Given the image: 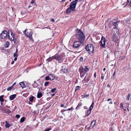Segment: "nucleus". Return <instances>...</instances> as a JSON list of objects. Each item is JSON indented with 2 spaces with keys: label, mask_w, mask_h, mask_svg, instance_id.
I'll return each instance as SVG.
<instances>
[{
  "label": "nucleus",
  "mask_w": 131,
  "mask_h": 131,
  "mask_svg": "<svg viewBox=\"0 0 131 131\" xmlns=\"http://www.w3.org/2000/svg\"><path fill=\"white\" fill-rule=\"evenodd\" d=\"M75 37L80 41L83 42L84 40L85 37L82 31L77 29L75 31Z\"/></svg>",
  "instance_id": "obj_1"
},
{
  "label": "nucleus",
  "mask_w": 131,
  "mask_h": 131,
  "mask_svg": "<svg viewBox=\"0 0 131 131\" xmlns=\"http://www.w3.org/2000/svg\"><path fill=\"white\" fill-rule=\"evenodd\" d=\"M78 2V0H75L70 3L69 7L67 9V13L70 14L71 12H74L75 11L76 5Z\"/></svg>",
  "instance_id": "obj_2"
},
{
  "label": "nucleus",
  "mask_w": 131,
  "mask_h": 131,
  "mask_svg": "<svg viewBox=\"0 0 131 131\" xmlns=\"http://www.w3.org/2000/svg\"><path fill=\"white\" fill-rule=\"evenodd\" d=\"M86 50L89 51L90 54H91L93 53L94 50L93 46L91 45H87L85 47Z\"/></svg>",
  "instance_id": "obj_3"
},
{
  "label": "nucleus",
  "mask_w": 131,
  "mask_h": 131,
  "mask_svg": "<svg viewBox=\"0 0 131 131\" xmlns=\"http://www.w3.org/2000/svg\"><path fill=\"white\" fill-rule=\"evenodd\" d=\"M54 59L58 61V62L59 63L62 62L63 61V58L62 56L58 54H56L54 55Z\"/></svg>",
  "instance_id": "obj_4"
},
{
  "label": "nucleus",
  "mask_w": 131,
  "mask_h": 131,
  "mask_svg": "<svg viewBox=\"0 0 131 131\" xmlns=\"http://www.w3.org/2000/svg\"><path fill=\"white\" fill-rule=\"evenodd\" d=\"M106 40L105 38L102 36V37L101 40L100 41V45L101 47H102L103 48H105V43Z\"/></svg>",
  "instance_id": "obj_5"
},
{
  "label": "nucleus",
  "mask_w": 131,
  "mask_h": 131,
  "mask_svg": "<svg viewBox=\"0 0 131 131\" xmlns=\"http://www.w3.org/2000/svg\"><path fill=\"white\" fill-rule=\"evenodd\" d=\"M7 36V32L6 30H4L2 32L0 35V37L1 39H5ZM7 37H8L7 36Z\"/></svg>",
  "instance_id": "obj_6"
},
{
  "label": "nucleus",
  "mask_w": 131,
  "mask_h": 131,
  "mask_svg": "<svg viewBox=\"0 0 131 131\" xmlns=\"http://www.w3.org/2000/svg\"><path fill=\"white\" fill-rule=\"evenodd\" d=\"M26 29H25L24 32V34L26 35V36L29 38L33 40L32 37V32L30 30L28 32H27V33H26Z\"/></svg>",
  "instance_id": "obj_7"
},
{
  "label": "nucleus",
  "mask_w": 131,
  "mask_h": 131,
  "mask_svg": "<svg viewBox=\"0 0 131 131\" xmlns=\"http://www.w3.org/2000/svg\"><path fill=\"white\" fill-rule=\"evenodd\" d=\"M82 42L79 41H77L75 42L73 45V47L75 48H78L81 45V42Z\"/></svg>",
  "instance_id": "obj_8"
},
{
  "label": "nucleus",
  "mask_w": 131,
  "mask_h": 131,
  "mask_svg": "<svg viewBox=\"0 0 131 131\" xmlns=\"http://www.w3.org/2000/svg\"><path fill=\"white\" fill-rule=\"evenodd\" d=\"M114 32L113 34V35L114 36L115 40H114V41H117V39H116L117 37H118L119 35V32L118 29H115L113 31Z\"/></svg>",
  "instance_id": "obj_9"
},
{
  "label": "nucleus",
  "mask_w": 131,
  "mask_h": 131,
  "mask_svg": "<svg viewBox=\"0 0 131 131\" xmlns=\"http://www.w3.org/2000/svg\"><path fill=\"white\" fill-rule=\"evenodd\" d=\"M68 72V69L67 68H62L60 70L61 73H67Z\"/></svg>",
  "instance_id": "obj_10"
},
{
  "label": "nucleus",
  "mask_w": 131,
  "mask_h": 131,
  "mask_svg": "<svg viewBox=\"0 0 131 131\" xmlns=\"http://www.w3.org/2000/svg\"><path fill=\"white\" fill-rule=\"evenodd\" d=\"M10 34L11 36V37H10L9 35H8V37L10 40H11V41H13V40L15 38L14 35H13V33L12 32H11Z\"/></svg>",
  "instance_id": "obj_11"
},
{
  "label": "nucleus",
  "mask_w": 131,
  "mask_h": 131,
  "mask_svg": "<svg viewBox=\"0 0 131 131\" xmlns=\"http://www.w3.org/2000/svg\"><path fill=\"white\" fill-rule=\"evenodd\" d=\"M96 122V120H93L90 126V128H93L94 127L95 124Z\"/></svg>",
  "instance_id": "obj_12"
},
{
  "label": "nucleus",
  "mask_w": 131,
  "mask_h": 131,
  "mask_svg": "<svg viewBox=\"0 0 131 131\" xmlns=\"http://www.w3.org/2000/svg\"><path fill=\"white\" fill-rule=\"evenodd\" d=\"M2 110L4 113H8L10 110L8 109H6L5 107H3L2 108Z\"/></svg>",
  "instance_id": "obj_13"
},
{
  "label": "nucleus",
  "mask_w": 131,
  "mask_h": 131,
  "mask_svg": "<svg viewBox=\"0 0 131 131\" xmlns=\"http://www.w3.org/2000/svg\"><path fill=\"white\" fill-rule=\"evenodd\" d=\"M48 75L50 78V80H53L55 78V76L53 74H49Z\"/></svg>",
  "instance_id": "obj_14"
},
{
  "label": "nucleus",
  "mask_w": 131,
  "mask_h": 131,
  "mask_svg": "<svg viewBox=\"0 0 131 131\" xmlns=\"http://www.w3.org/2000/svg\"><path fill=\"white\" fill-rule=\"evenodd\" d=\"M32 85L35 88H37L38 89H39L40 87H38L39 85L36 82V81H35L32 84Z\"/></svg>",
  "instance_id": "obj_15"
},
{
  "label": "nucleus",
  "mask_w": 131,
  "mask_h": 131,
  "mask_svg": "<svg viewBox=\"0 0 131 131\" xmlns=\"http://www.w3.org/2000/svg\"><path fill=\"white\" fill-rule=\"evenodd\" d=\"M79 71L80 73L85 72L83 67L81 66L80 67L79 69Z\"/></svg>",
  "instance_id": "obj_16"
},
{
  "label": "nucleus",
  "mask_w": 131,
  "mask_h": 131,
  "mask_svg": "<svg viewBox=\"0 0 131 131\" xmlns=\"http://www.w3.org/2000/svg\"><path fill=\"white\" fill-rule=\"evenodd\" d=\"M16 95V94L12 95L10 96L9 99L10 100H12L15 97Z\"/></svg>",
  "instance_id": "obj_17"
},
{
  "label": "nucleus",
  "mask_w": 131,
  "mask_h": 131,
  "mask_svg": "<svg viewBox=\"0 0 131 131\" xmlns=\"http://www.w3.org/2000/svg\"><path fill=\"white\" fill-rule=\"evenodd\" d=\"M54 59V56L52 57H50L48 59H47L46 60L48 62H50L52 61Z\"/></svg>",
  "instance_id": "obj_18"
},
{
  "label": "nucleus",
  "mask_w": 131,
  "mask_h": 131,
  "mask_svg": "<svg viewBox=\"0 0 131 131\" xmlns=\"http://www.w3.org/2000/svg\"><path fill=\"white\" fill-rule=\"evenodd\" d=\"M5 122L6 124L5 125V126L6 128H8L11 126L10 124L7 122V121H6Z\"/></svg>",
  "instance_id": "obj_19"
},
{
  "label": "nucleus",
  "mask_w": 131,
  "mask_h": 131,
  "mask_svg": "<svg viewBox=\"0 0 131 131\" xmlns=\"http://www.w3.org/2000/svg\"><path fill=\"white\" fill-rule=\"evenodd\" d=\"M82 103L81 102H80L79 103L77 107L76 108H75V109H77V110L78 109H79L80 108L81 106L82 105Z\"/></svg>",
  "instance_id": "obj_20"
},
{
  "label": "nucleus",
  "mask_w": 131,
  "mask_h": 131,
  "mask_svg": "<svg viewBox=\"0 0 131 131\" xmlns=\"http://www.w3.org/2000/svg\"><path fill=\"white\" fill-rule=\"evenodd\" d=\"M84 72L86 73V72H88L89 71L88 67L87 66H85L84 68Z\"/></svg>",
  "instance_id": "obj_21"
},
{
  "label": "nucleus",
  "mask_w": 131,
  "mask_h": 131,
  "mask_svg": "<svg viewBox=\"0 0 131 131\" xmlns=\"http://www.w3.org/2000/svg\"><path fill=\"white\" fill-rule=\"evenodd\" d=\"M42 95L41 93L40 92H38L37 94V97L38 98H40L42 96Z\"/></svg>",
  "instance_id": "obj_22"
},
{
  "label": "nucleus",
  "mask_w": 131,
  "mask_h": 131,
  "mask_svg": "<svg viewBox=\"0 0 131 131\" xmlns=\"http://www.w3.org/2000/svg\"><path fill=\"white\" fill-rule=\"evenodd\" d=\"M19 84L22 88H24L25 87V84L23 82L20 83Z\"/></svg>",
  "instance_id": "obj_23"
},
{
  "label": "nucleus",
  "mask_w": 131,
  "mask_h": 131,
  "mask_svg": "<svg viewBox=\"0 0 131 131\" xmlns=\"http://www.w3.org/2000/svg\"><path fill=\"white\" fill-rule=\"evenodd\" d=\"M112 24L115 26H116L117 25V22L115 20H114L112 21Z\"/></svg>",
  "instance_id": "obj_24"
},
{
  "label": "nucleus",
  "mask_w": 131,
  "mask_h": 131,
  "mask_svg": "<svg viewBox=\"0 0 131 131\" xmlns=\"http://www.w3.org/2000/svg\"><path fill=\"white\" fill-rule=\"evenodd\" d=\"M13 40H14V42L15 43L17 44L18 43V39L17 37H15L14 38Z\"/></svg>",
  "instance_id": "obj_25"
},
{
  "label": "nucleus",
  "mask_w": 131,
  "mask_h": 131,
  "mask_svg": "<svg viewBox=\"0 0 131 131\" xmlns=\"http://www.w3.org/2000/svg\"><path fill=\"white\" fill-rule=\"evenodd\" d=\"M126 5L131 6V0H127L126 3Z\"/></svg>",
  "instance_id": "obj_26"
},
{
  "label": "nucleus",
  "mask_w": 131,
  "mask_h": 131,
  "mask_svg": "<svg viewBox=\"0 0 131 131\" xmlns=\"http://www.w3.org/2000/svg\"><path fill=\"white\" fill-rule=\"evenodd\" d=\"M4 96L3 95L0 96V101L1 102H3L4 101V99L3 98Z\"/></svg>",
  "instance_id": "obj_27"
},
{
  "label": "nucleus",
  "mask_w": 131,
  "mask_h": 131,
  "mask_svg": "<svg viewBox=\"0 0 131 131\" xmlns=\"http://www.w3.org/2000/svg\"><path fill=\"white\" fill-rule=\"evenodd\" d=\"M9 45V42L8 41H7L5 44L4 45L5 47L6 48L8 47Z\"/></svg>",
  "instance_id": "obj_28"
},
{
  "label": "nucleus",
  "mask_w": 131,
  "mask_h": 131,
  "mask_svg": "<svg viewBox=\"0 0 131 131\" xmlns=\"http://www.w3.org/2000/svg\"><path fill=\"white\" fill-rule=\"evenodd\" d=\"M85 81V82L87 83L89 81V79L88 78H86V77H85V78H84V80H82V82L83 81Z\"/></svg>",
  "instance_id": "obj_29"
},
{
  "label": "nucleus",
  "mask_w": 131,
  "mask_h": 131,
  "mask_svg": "<svg viewBox=\"0 0 131 131\" xmlns=\"http://www.w3.org/2000/svg\"><path fill=\"white\" fill-rule=\"evenodd\" d=\"M34 97L33 96L30 97H29V101L31 102H32L33 100Z\"/></svg>",
  "instance_id": "obj_30"
},
{
  "label": "nucleus",
  "mask_w": 131,
  "mask_h": 131,
  "mask_svg": "<svg viewBox=\"0 0 131 131\" xmlns=\"http://www.w3.org/2000/svg\"><path fill=\"white\" fill-rule=\"evenodd\" d=\"M85 73H86L85 72L84 73H80V75L81 77L83 78L84 77Z\"/></svg>",
  "instance_id": "obj_31"
},
{
  "label": "nucleus",
  "mask_w": 131,
  "mask_h": 131,
  "mask_svg": "<svg viewBox=\"0 0 131 131\" xmlns=\"http://www.w3.org/2000/svg\"><path fill=\"white\" fill-rule=\"evenodd\" d=\"M80 87L79 86H76L75 90V91L76 92L77 90H79L80 89Z\"/></svg>",
  "instance_id": "obj_32"
},
{
  "label": "nucleus",
  "mask_w": 131,
  "mask_h": 131,
  "mask_svg": "<svg viewBox=\"0 0 131 131\" xmlns=\"http://www.w3.org/2000/svg\"><path fill=\"white\" fill-rule=\"evenodd\" d=\"M25 121V118L24 117H23L20 119V122L21 123Z\"/></svg>",
  "instance_id": "obj_33"
},
{
  "label": "nucleus",
  "mask_w": 131,
  "mask_h": 131,
  "mask_svg": "<svg viewBox=\"0 0 131 131\" xmlns=\"http://www.w3.org/2000/svg\"><path fill=\"white\" fill-rule=\"evenodd\" d=\"M49 82H45L44 84V86H48L49 84Z\"/></svg>",
  "instance_id": "obj_34"
},
{
  "label": "nucleus",
  "mask_w": 131,
  "mask_h": 131,
  "mask_svg": "<svg viewBox=\"0 0 131 131\" xmlns=\"http://www.w3.org/2000/svg\"><path fill=\"white\" fill-rule=\"evenodd\" d=\"M73 109H74V108L73 107H71V108H68V109L64 110V111L73 110Z\"/></svg>",
  "instance_id": "obj_35"
},
{
  "label": "nucleus",
  "mask_w": 131,
  "mask_h": 131,
  "mask_svg": "<svg viewBox=\"0 0 131 131\" xmlns=\"http://www.w3.org/2000/svg\"><path fill=\"white\" fill-rule=\"evenodd\" d=\"M13 88V87L11 86L7 88V90L8 91H11Z\"/></svg>",
  "instance_id": "obj_36"
},
{
  "label": "nucleus",
  "mask_w": 131,
  "mask_h": 131,
  "mask_svg": "<svg viewBox=\"0 0 131 131\" xmlns=\"http://www.w3.org/2000/svg\"><path fill=\"white\" fill-rule=\"evenodd\" d=\"M57 88H55L54 89H52L51 90V92L52 93L54 92V91L56 90Z\"/></svg>",
  "instance_id": "obj_37"
},
{
  "label": "nucleus",
  "mask_w": 131,
  "mask_h": 131,
  "mask_svg": "<svg viewBox=\"0 0 131 131\" xmlns=\"http://www.w3.org/2000/svg\"><path fill=\"white\" fill-rule=\"evenodd\" d=\"M130 94H128L127 96V97L126 98V100H128V101L129 100V97H130Z\"/></svg>",
  "instance_id": "obj_38"
},
{
  "label": "nucleus",
  "mask_w": 131,
  "mask_h": 131,
  "mask_svg": "<svg viewBox=\"0 0 131 131\" xmlns=\"http://www.w3.org/2000/svg\"><path fill=\"white\" fill-rule=\"evenodd\" d=\"M91 113V112L90 111H88L86 113V115L87 116H88L89 114H90Z\"/></svg>",
  "instance_id": "obj_39"
},
{
  "label": "nucleus",
  "mask_w": 131,
  "mask_h": 131,
  "mask_svg": "<svg viewBox=\"0 0 131 131\" xmlns=\"http://www.w3.org/2000/svg\"><path fill=\"white\" fill-rule=\"evenodd\" d=\"M45 79V80L46 81H48L49 80H50V78L49 76L48 75V76L46 77Z\"/></svg>",
  "instance_id": "obj_40"
},
{
  "label": "nucleus",
  "mask_w": 131,
  "mask_h": 131,
  "mask_svg": "<svg viewBox=\"0 0 131 131\" xmlns=\"http://www.w3.org/2000/svg\"><path fill=\"white\" fill-rule=\"evenodd\" d=\"M89 96V94H85V95L84 96V97H82V98H85V97H88Z\"/></svg>",
  "instance_id": "obj_41"
},
{
  "label": "nucleus",
  "mask_w": 131,
  "mask_h": 131,
  "mask_svg": "<svg viewBox=\"0 0 131 131\" xmlns=\"http://www.w3.org/2000/svg\"><path fill=\"white\" fill-rule=\"evenodd\" d=\"M13 56L14 57H17L18 56V55L17 53H15L14 54Z\"/></svg>",
  "instance_id": "obj_42"
},
{
  "label": "nucleus",
  "mask_w": 131,
  "mask_h": 131,
  "mask_svg": "<svg viewBox=\"0 0 131 131\" xmlns=\"http://www.w3.org/2000/svg\"><path fill=\"white\" fill-rule=\"evenodd\" d=\"M94 102H92L90 107L93 108L94 107Z\"/></svg>",
  "instance_id": "obj_43"
},
{
  "label": "nucleus",
  "mask_w": 131,
  "mask_h": 131,
  "mask_svg": "<svg viewBox=\"0 0 131 131\" xmlns=\"http://www.w3.org/2000/svg\"><path fill=\"white\" fill-rule=\"evenodd\" d=\"M115 74H116V72H115V71L114 72V73L113 74V79L114 78V76H115Z\"/></svg>",
  "instance_id": "obj_44"
},
{
  "label": "nucleus",
  "mask_w": 131,
  "mask_h": 131,
  "mask_svg": "<svg viewBox=\"0 0 131 131\" xmlns=\"http://www.w3.org/2000/svg\"><path fill=\"white\" fill-rule=\"evenodd\" d=\"M20 117V115L18 114H17L16 115V117L17 118H19Z\"/></svg>",
  "instance_id": "obj_45"
},
{
  "label": "nucleus",
  "mask_w": 131,
  "mask_h": 131,
  "mask_svg": "<svg viewBox=\"0 0 131 131\" xmlns=\"http://www.w3.org/2000/svg\"><path fill=\"white\" fill-rule=\"evenodd\" d=\"M80 61H83V58L82 57H81L80 58Z\"/></svg>",
  "instance_id": "obj_46"
},
{
  "label": "nucleus",
  "mask_w": 131,
  "mask_h": 131,
  "mask_svg": "<svg viewBox=\"0 0 131 131\" xmlns=\"http://www.w3.org/2000/svg\"><path fill=\"white\" fill-rule=\"evenodd\" d=\"M50 20L52 22H54L55 21V20L53 18H51Z\"/></svg>",
  "instance_id": "obj_47"
},
{
  "label": "nucleus",
  "mask_w": 131,
  "mask_h": 131,
  "mask_svg": "<svg viewBox=\"0 0 131 131\" xmlns=\"http://www.w3.org/2000/svg\"><path fill=\"white\" fill-rule=\"evenodd\" d=\"M123 103H120V107H123Z\"/></svg>",
  "instance_id": "obj_48"
},
{
  "label": "nucleus",
  "mask_w": 131,
  "mask_h": 131,
  "mask_svg": "<svg viewBox=\"0 0 131 131\" xmlns=\"http://www.w3.org/2000/svg\"><path fill=\"white\" fill-rule=\"evenodd\" d=\"M94 77L95 78H96V72H95L94 74Z\"/></svg>",
  "instance_id": "obj_49"
},
{
  "label": "nucleus",
  "mask_w": 131,
  "mask_h": 131,
  "mask_svg": "<svg viewBox=\"0 0 131 131\" xmlns=\"http://www.w3.org/2000/svg\"><path fill=\"white\" fill-rule=\"evenodd\" d=\"M92 109L93 108L90 107L88 111H90L91 112V111Z\"/></svg>",
  "instance_id": "obj_50"
},
{
  "label": "nucleus",
  "mask_w": 131,
  "mask_h": 131,
  "mask_svg": "<svg viewBox=\"0 0 131 131\" xmlns=\"http://www.w3.org/2000/svg\"><path fill=\"white\" fill-rule=\"evenodd\" d=\"M16 84V82H15V83H14L13 84V85H12V86L13 87V86L14 85H15Z\"/></svg>",
  "instance_id": "obj_51"
},
{
  "label": "nucleus",
  "mask_w": 131,
  "mask_h": 131,
  "mask_svg": "<svg viewBox=\"0 0 131 131\" xmlns=\"http://www.w3.org/2000/svg\"><path fill=\"white\" fill-rule=\"evenodd\" d=\"M50 130V128H48L47 129L45 130V131H49Z\"/></svg>",
  "instance_id": "obj_52"
},
{
  "label": "nucleus",
  "mask_w": 131,
  "mask_h": 131,
  "mask_svg": "<svg viewBox=\"0 0 131 131\" xmlns=\"http://www.w3.org/2000/svg\"><path fill=\"white\" fill-rule=\"evenodd\" d=\"M101 79L103 80L104 79V77L103 76H102L101 77Z\"/></svg>",
  "instance_id": "obj_53"
},
{
  "label": "nucleus",
  "mask_w": 131,
  "mask_h": 131,
  "mask_svg": "<svg viewBox=\"0 0 131 131\" xmlns=\"http://www.w3.org/2000/svg\"><path fill=\"white\" fill-rule=\"evenodd\" d=\"M17 57H15L14 59V61H16L17 60Z\"/></svg>",
  "instance_id": "obj_54"
},
{
  "label": "nucleus",
  "mask_w": 131,
  "mask_h": 131,
  "mask_svg": "<svg viewBox=\"0 0 131 131\" xmlns=\"http://www.w3.org/2000/svg\"><path fill=\"white\" fill-rule=\"evenodd\" d=\"M127 104H128V107H127V110H128V111H129V109H128V107H129V106H129V103H127Z\"/></svg>",
  "instance_id": "obj_55"
},
{
  "label": "nucleus",
  "mask_w": 131,
  "mask_h": 131,
  "mask_svg": "<svg viewBox=\"0 0 131 131\" xmlns=\"http://www.w3.org/2000/svg\"><path fill=\"white\" fill-rule=\"evenodd\" d=\"M107 87L108 88H110V85L109 84H108L107 86Z\"/></svg>",
  "instance_id": "obj_56"
},
{
  "label": "nucleus",
  "mask_w": 131,
  "mask_h": 131,
  "mask_svg": "<svg viewBox=\"0 0 131 131\" xmlns=\"http://www.w3.org/2000/svg\"><path fill=\"white\" fill-rule=\"evenodd\" d=\"M68 2H67V3H66L65 4V6H66L68 4Z\"/></svg>",
  "instance_id": "obj_57"
},
{
  "label": "nucleus",
  "mask_w": 131,
  "mask_h": 131,
  "mask_svg": "<svg viewBox=\"0 0 131 131\" xmlns=\"http://www.w3.org/2000/svg\"><path fill=\"white\" fill-rule=\"evenodd\" d=\"M14 63V61H13L11 63V64H13Z\"/></svg>",
  "instance_id": "obj_58"
},
{
  "label": "nucleus",
  "mask_w": 131,
  "mask_h": 131,
  "mask_svg": "<svg viewBox=\"0 0 131 131\" xmlns=\"http://www.w3.org/2000/svg\"><path fill=\"white\" fill-rule=\"evenodd\" d=\"M18 51V50L17 49H16V52L15 53H17V52Z\"/></svg>",
  "instance_id": "obj_59"
},
{
  "label": "nucleus",
  "mask_w": 131,
  "mask_h": 131,
  "mask_svg": "<svg viewBox=\"0 0 131 131\" xmlns=\"http://www.w3.org/2000/svg\"><path fill=\"white\" fill-rule=\"evenodd\" d=\"M65 1V0H62L61 1V2L63 3V2H64Z\"/></svg>",
  "instance_id": "obj_60"
},
{
  "label": "nucleus",
  "mask_w": 131,
  "mask_h": 131,
  "mask_svg": "<svg viewBox=\"0 0 131 131\" xmlns=\"http://www.w3.org/2000/svg\"><path fill=\"white\" fill-rule=\"evenodd\" d=\"M61 107H64V105L63 104H61Z\"/></svg>",
  "instance_id": "obj_61"
},
{
  "label": "nucleus",
  "mask_w": 131,
  "mask_h": 131,
  "mask_svg": "<svg viewBox=\"0 0 131 131\" xmlns=\"http://www.w3.org/2000/svg\"><path fill=\"white\" fill-rule=\"evenodd\" d=\"M112 100L110 99H109L108 100H107V101H109L110 100Z\"/></svg>",
  "instance_id": "obj_62"
},
{
  "label": "nucleus",
  "mask_w": 131,
  "mask_h": 131,
  "mask_svg": "<svg viewBox=\"0 0 131 131\" xmlns=\"http://www.w3.org/2000/svg\"><path fill=\"white\" fill-rule=\"evenodd\" d=\"M113 103L112 101H111L109 102V104H112Z\"/></svg>",
  "instance_id": "obj_63"
},
{
  "label": "nucleus",
  "mask_w": 131,
  "mask_h": 131,
  "mask_svg": "<svg viewBox=\"0 0 131 131\" xmlns=\"http://www.w3.org/2000/svg\"><path fill=\"white\" fill-rule=\"evenodd\" d=\"M55 95V94H52V96L53 97V96H54Z\"/></svg>",
  "instance_id": "obj_64"
}]
</instances>
